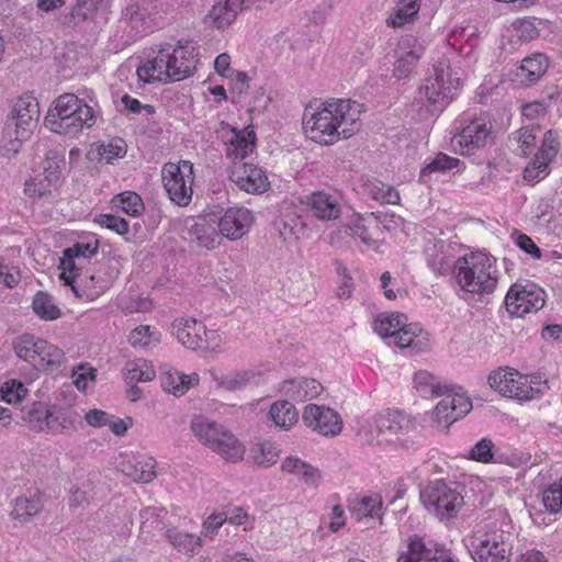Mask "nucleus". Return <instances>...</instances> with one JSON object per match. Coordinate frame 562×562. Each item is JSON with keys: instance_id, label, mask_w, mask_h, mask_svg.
Listing matches in <instances>:
<instances>
[{"instance_id": "f257e3e1", "label": "nucleus", "mask_w": 562, "mask_h": 562, "mask_svg": "<svg viewBox=\"0 0 562 562\" xmlns=\"http://www.w3.org/2000/svg\"><path fill=\"white\" fill-rule=\"evenodd\" d=\"M359 106L357 102L344 99L326 102L310 117L304 115L303 128L312 140L322 145H331L340 136L349 138L360 127Z\"/></svg>"}, {"instance_id": "f03ea898", "label": "nucleus", "mask_w": 562, "mask_h": 562, "mask_svg": "<svg viewBox=\"0 0 562 562\" xmlns=\"http://www.w3.org/2000/svg\"><path fill=\"white\" fill-rule=\"evenodd\" d=\"M40 119L38 101L32 94L20 97L7 116L3 127L1 150L5 157L16 155L23 142L27 140Z\"/></svg>"}, {"instance_id": "7ed1b4c3", "label": "nucleus", "mask_w": 562, "mask_h": 562, "mask_svg": "<svg viewBox=\"0 0 562 562\" xmlns=\"http://www.w3.org/2000/svg\"><path fill=\"white\" fill-rule=\"evenodd\" d=\"M95 122L94 112L83 100L74 93H64L54 101L45 116V125L55 133L75 136L82 128Z\"/></svg>"}, {"instance_id": "20e7f679", "label": "nucleus", "mask_w": 562, "mask_h": 562, "mask_svg": "<svg viewBox=\"0 0 562 562\" xmlns=\"http://www.w3.org/2000/svg\"><path fill=\"white\" fill-rule=\"evenodd\" d=\"M494 261V257L483 252L459 258L454 263L458 283L467 292H493L497 284L496 271H492Z\"/></svg>"}, {"instance_id": "39448f33", "label": "nucleus", "mask_w": 562, "mask_h": 562, "mask_svg": "<svg viewBox=\"0 0 562 562\" xmlns=\"http://www.w3.org/2000/svg\"><path fill=\"white\" fill-rule=\"evenodd\" d=\"M190 428L203 445L226 461L237 462L243 459L245 447L222 425L199 415L192 418Z\"/></svg>"}, {"instance_id": "423d86ee", "label": "nucleus", "mask_w": 562, "mask_h": 562, "mask_svg": "<svg viewBox=\"0 0 562 562\" xmlns=\"http://www.w3.org/2000/svg\"><path fill=\"white\" fill-rule=\"evenodd\" d=\"M451 145L461 155H473L493 142V124L488 116H463L456 121Z\"/></svg>"}, {"instance_id": "0eeeda50", "label": "nucleus", "mask_w": 562, "mask_h": 562, "mask_svg": "<svg viewBox=\"0 0 562 562\" xmlns=\"http://www.w3.org/2000/svg\"><path fill=\"white\" fill-rule=\"evenodd\" d=\"M415 429V423L404 412L386 409L374 415L367 428L360 435L370 445H381L393 441L400 435L408 434Z\"/></svg>"}, {"instance_id": "6e6552de", "label": "nucleus", "mask_w": 562, "mask_h": 562, "mask_svg": "<svg viewBox=\"0 0 562 562\" xmlns=\"http://www.w3.org/2000/svg\"><path fill=\"white\" fill-rule=\"evenodd\" d=\"M468 550L475 562H510L512 533L502 529H490L471 537Z\"/></svg>"}, {"instance_id": "1a4fd4ad", "label": "nucleus", "mask_w": 562, "mask_h": 562, "mask_svg": "<svg viewBox=\"0 0 562 562\" xmlns=\"http://www.w3.org/2000/svg\"><path fill=\"white\" fill-rule=\"evenodd\" d=\"M161 177L170 200L179 206L189 205L193 193V164L189 160L168 162L162 168Z\"/></svg>"}, {"instance_id": "9d476101", "label": "nucleus", "mask_w": 562, "mask_h": 562, "mask_svg": "<svg viewBox=\"0 0 562 562\" xmlns=\"http://www.w3.org/2000/svg\"><path fill=\"white\" fill-rule=\"evenodd\" d=\"M420 501L429 513L441 520L454 517L463 505L462 495L442 481L425 487L420 492Z\"/></svg>"}, {"instance_id": "9b49d317", "label": "nucleus", "mask_w": 562, "mask_h": 562, "mask_svg": "<svg viewBox=\"0 0 562 562\" xmlns=\"http://www.w3.org/2000/svg\"><path fill=\"white\" fill-rule=\"evenodd\" d=\"M543 294V291L537 289L533 284L527 286L513 284L505 297L506 310L512 316L516 317L538 312L546 303Z\"/></svg>"}, {"instance_id": "f8f14e48", "label": "nucleus", "mask_w": 562, "mask_h": 562, "mask_svg": "<svg viewBox=\"0 0 562 562\" xmlns=\"http://www.w3.org/2000/svg\"><path fill=\"white\" fill-rule=\"evenodd\" d=\"M434 76L425 79L424 85L418 89L419 100L426 101L432 111H442L453 99V90L443 69L435 68Z\"/></svg>"}, {"instance_id": "ddd939ff", "label": "nucleus", "mask_w": 562, "mask_h": 562, "mask_svg": "<svg viewBox=\"0 0 562 562\" xmlns=\"http://www.w3.org/2000/svg\"><path fill=\"white\" fill-rule=\"evenodd\" d=\"M445 397L437 404L431 417L437 427L448 429L450 425L465 416L472 408L468 396L460 393H452L447 386Z\"/></svg>"}, {"instance_id": "4468645a", "label": "nucleus", "mask_w": 562, "mask_h": 562, "mask_svg": "<svg viewBox=\"0 0 562 562\" xmlns=\"http://www.w3.org/2000/svg\"><path fill=\"white\" fill-rule=\"evenodd\" d=\"M487 381L492 389L504 396L525 401L533 396V387L528 384L527 378L518 372L498 369L488 375Z\"/></svg>"}, {"instance_id": "2eb2a0df", "label": "nucleus", "mask_w": 562, "mask_h": 562, "mask_svg": "<svg viewBox=\"0 0 562 562\" xmlns=\"http://www.w3.org/2000/svg\"><path fill=\"white\" fill-rule=\"evenodd\" d=\"M228 178L247 193L260 194L269 188L268 177L265 171L256 165L241 160L233 162L228 171Z\"/></svg>"}, {"instance_id": "dca6fc26", "label": "nucleus", "mask_w": 562, "mask_h": 562, "mask_svg": "<svg viewBox=\"0 0 562 562\" xmlns=\"http://www.w3.org/2000/svg\"><path fill=\"white\" fill-rule=\"evenodd\" d=\"M303 423L323 436H336L341 431L342 420L339 414L326 406L308 404L302 414Z\"/></svg>"}, {"instance_id": "f3484780", "label": "nucleus", "mask_w": 562, "mask_h": 562, "mask_svg": "<svg viewBox=\"0 0 562 562\" xmlns=\"http://www.w3.org/2000/svg\"><path fill=\"white\" fill-rule=\"evenodd\" d=\"M252 222L251 212L245 207H229L217 216V226L222 237L229 240L241 238Z\"/></svg>"}, {"instance_id": "a211bd4d", "label": "nucleus", "mask_w": 562, "mask_h": 562, "mask_svg": "<svg viewBox=\"0 0 562 562\" xmlns=\"http://www.w3.org/2000/svg\"><path fill=\"white\" fill-rule=\"evenodd\" d=\"M178 341L188 349H209L207 330L194 318H179L172 323Z\"/></svg>"}, {"instance_id": "6ab92c4d", "label": "nucleus", "mask_w": 562, "mask_h": 562, "mask_svg": "<svg viewBox=\"0 0 562 562\" xmlns=\"http://www.w3.org/2000/svg\"><path fill=\"white\" fill-rule=\"evenodd\" d=\"M217 215L212 213L200 217L188 228V238L199 247L214 249L221 243Z\"/></svg>"}, {"instance_id": "aec40b11", "label": "nucleus", "mask_w": 562, "mask_h": 562, "mask_svg": "<svg viewBox=\"0 0 562 562\" xmlns=\"http://www.w3.org/2000/svg\"><path fill=\"white\" fill-rule=\"evenodd\" d=\"M153 54L148 55L147 60L137 67L138 78L146 82L151 83L154 81H170V74L168 68L169 55L168 48L160 47L157 52L151 49Z\"/></svg>"}, {"instance_id": "412c9836", "label": "nucleus", "mask_w": 562, "mask_h": 562, "mask_svg": "<svg viewBox=\"0 0 562 562\" xmlns=\"http://www.w3.org/2000/svg\"><path fill=\"white\" fill-rule=\"evenodd\" d=\"M165 47L168 48L170 57L168 63L170 81H180L189 77L196 64L195 55L193 54L194 48L190 49L188 46L179 45L170 52V44H167Z\"/></svg>"}, {"instance_id": "4be33fe9", "label": "nucleus", "mask_w": 562, "mask_h": 562, "mask_svg": "<svg viewBox=\"0 0 562 562\" xmlns=\"http://www.w3.org/2000/svg\"><path fill=\"white\" fill-rule=\"evenodd\" d=\"M306 205L313 216L321 221H333L340 216L341 207L337 196L325 191H315L307 196Z\"/></svg>"}, {"instance_id": "5701e85b", "label": "nucleus", "mask_w": 562, "mask_h": 562, "mask_svg": "<svg viewBox=\"0 0 562 562\" xmlns=\"http://www.w3.org/2000/svg\"><path fill=\"white\" fill-rule=\"evenodd\" d=\"M382 507L383 502L379 495L353 498L348 504V509L355 519L358 521L378 520L379 525H382Z\"/></svg>"}, {"instance_id": "b1692460", "label": "nucleus", "mask_w": 562, "mask_h": 562, "mask_svg": "<svg viewBox=\"0 0 562 562\" xmlns=\"http://www.w3.org/2000/svg\"><path fill=\"white\" fill-rule=\"evenodd\" d=\"M81 425V416L70 407H49V417L46 428L54 434L76 430Z\"/></svg>"}, {"instance_id": "393cba45", "label": "nucleus", "mask_w": 562, "mask_h": 562, "mask_svg": "<svg viewBox=\"0 0 562 562\" xmlns=\"http://www.w3.org/2000/svg\"><path fill=\"white\" fill-rule=\"evenodd\" d=\"M548 67V58L543 54H533L521 60L515 76L522 85L530 86L544 75Z\"/></svg>"}, {"instance_id": "a878e982", "label": "nucleus", "mask_w": 562, "mask_h": 562, "mask_svg": "<svg viewBox=\"0 0 562 562\" xmlns=\"http://www.w3.org/2000/svg\"><path fill=\"white\" fill-rule=\"evenodd\" d=\"M154 463L151 461H139L136 457H126L120 463L122 473L135 482L149 483L155 476Z\"/></svg>"}, {"instance_id": "bb28decb", "label": "nucleus", "mask_w": 562, "mask_h": 562, "mask_svg": "<svg viewBox=\"0 0 562 562\" xmlns=\"http://www.w3.org/2000/svg\"><path fill=\"white\" fill-rule=\"evenodd\" d=\"M160 381L164 391L176 396H181L187 393L191 386L196 385L200 378L196 373L187 375L178 371H167L161 375Z\"/></svg>"}, {"instance_id": "cd10ccee", "label": "nucleus", "mask_w": 562, "mask_h": 562, "mask_svg": "<svg viewBox=\"0 0 562 562\" xmlns=\"http://www.w3.org/2000/svg\"><path fill=\"white\" fill-rule=\"evenodd\" d=\"M268 418L277 427L286 430L297 423L299 412L291 402L281 400L270 406Z\"/></svg>"}, {"instance_id": "c85d7f7f", "label": "nucleus", "mask_w": 562, "mask_h": 562, "mask_svg": "<svg viewBox=\"0 0 562 562\" xmlns=\"http://www.w3.org/2000/svg\"><path fill=\"white\" fill-rule=\"evenodd\" d=\"M431 541L414 535L407 539V550L398 555L397 562H431Z\"/></svg>"}, {"instance_id": "c756f323", "label": "nucleus", "mask_w": 562, "mask_h": 562, "mask_svg": "<svg viewBox=\"0 0 562 562\" xmlns=\"http://www.w3.org/2000/svg\"><path fill=\"white\" fill-rule=\"evenodd\" d=\"M281 470L303 479L311 486H317L321 480L319 471L316 468L296 457L285 458Z\"/></svg>"}, {"instance_id": "7c9ffc66", "label": "nucleus", "mask_w": 562, "mask_h": 562, "mask_svg": "<svg viewBox=\"0 0 562 562\" xmlns=\"http://www.w3.org/2000/svg\"><path fill=\"white\" fill-rule=\"evenodd\" d=\"M240 11L243 10L236 1L232 3V0H225L224 2H218L213 5L209 16L213 20L217 29H224L235 21Z\"/></svg>"}, {"instance_id": "2f4dec72", "label": "nucleus", "mask_w": 562, "mask_h": 562, "mask_svg": "<svg viewBox=\"0 0 562 562\" xmlns=\"http://www.w3.org/2000/svg\"><path fill=\"white\" fill-rule=\"evenodd\" d=\"M166 537L178 552L184 554L195 553L202 547L201 538L193 533L181 532L177 529H168Z\"/></svg>"}, {"instance_id": "473e14b6", "label": "nucleus", "mask_w": 562, "mask_h": 562, "mask_svg": "<svg viewBox=\"0 0 562 562\" xmlns=\"http://www.w3.org/2000/svg\"><path fill=\"white\" fill-rule=\"evenodd\" d=\"M66 166L65 150L49 149L44 161V177L48 183L59 184L61 171Z\"/></svg>"}, {"instance_id": "72a5a7b5", "label": "nucleus", "mask_w": 562, "mask_h": 562, "mask_svg": "<svg viewBox=\"0 0 562 562\" xmlns=\"http://www.w3.org/2000/svg\"><path fill=\"white\" fill-rule=\"evenodd\" d=\"M463 162L458 159L450 157L443 153H439L429 164H427L419 173V181L427 183L430 181V176L434 172H446L454 168H459Z\"/></svg>"}, {"instance_id": "f704fd0d", "label": "nucleus", "mask_w": 562, "mask_h": 562, "mask_svg": "<svg viewBox=\"0 0 562 562\" xmlns=\"http://www.w3.org/2000/svg\"><path fill=\"white\" fill-rule=\"evenodd\" d=\"M40 338H36L30 334H23L16 337L13 341V348L16 356L29 362L33 368H35V363L38 362L37 357L40 353V348L37 349Z\"/></svg>"}, {"instance_id": "c9c22d12", "label": "nucleus", "mask_w": 562, "mask_h": 562, "mask_svg": "<svg viewBox=\"0 0 562 562\" xmlns=\"http://www.w3.org/2000/svg\"><path fill=\"white\" fill-rule=\"evenodd\" d=\"M405 322H407V316L401 313L381 315L374 321L373 329L382 338H395Z\"/></svg>"}, {"instance_id": "e433bc0d", "label": "nucleus", "mask_w": 562, "mask_h": 562, "mask_svg": "<svg viewBox=\"0 0 562 562\" xmlns=\"http://www.w3.org/2000/svg\"><path fill=\"white\" fill-rule=\"evenodd\" d=\"M21 418L29 423L30 428L43 430L47 426L49 408L41 402H34L21 408Z\"/></svg>"}, {"instance_id": "4c0bfd02", "label": "nucleus", "mask_w": 562, "mask_h": 562, "mask_svg": "<svg viewBox=\"0 0 562 562\" xmlns=\"http://www.w3.org/2000/svg\"><path fill=\"white\" fill-rule=\"evenodd\" d=\"M34 313L44 321H55L60 317L61 312L54 303L52 295L38 291L32 302Z\"/></svg>"}, {"instance_id": "58836bf2", "label": "nucleus", "mask_w": 562, "mask_h": 562, "mask_svg": "<svg viewBox=\"0 0 562 562\" xmlns=\"http://www.w3.org/2000/svg\"><path fill=\"white\" fill-rule=\"evenodd\" d=\"M419 11V0H398L394 13L386 20L387 25L401 27Z\"/></svg>"}, {"instance_id": "ea45409f", "label": "nucleus", "mask_w": 562, "mask_h": 562, "mask_svg": "<svg viewBox=\"0 0 562 562\" xmlns=\"http://www.w3.org/2000/svg\"><path fill=\"white\" fill-rule=\"evenodd\" d=\"M101 0H77L69 16L66 18L67 25H78L85 21L93 20Z\"/></svg>"}, {"instance_id": "a19ab883", "label": "nucleus", "mask_w": 562, "mask_h": 562, "mask_svg": "<svg viewBox=\"0 0 562 562\" xmlns=\"http://www.w3.org/2000/svg\"><path fill=\"white\" fill-rule=\"evenodd\" d=\"M37 349L40 348V353L36 360L38 362L35 363V369H46L58 367L61 363L64 358V352L60 348L50 345L48 341L40 339Z\"/></svg>"}, {"instance_id": "79ce46f5", "label": "nucleus", "mask_w": 562, "mask_h": 562, "mask_svg": "<svg viewBox=\"0 0 562 562\" xmlns=\"http://www.w3.org/2000/svg\"><path fill=\"white\" fill-rule=\"evenodd\" d=\"M43 508L40 497H19L15 499L11 516L13 519L27 521Z\"/></svg>"}, {"instance_id": "37998d69", "label": "nucleus", "mask_w": 562, "mask_h": 562, "mask_svg": "<svg viewBox=\"0 0 562 562\" xmlns=\"http://www.w3.org/2000/svg\"><path fill=\"white\" fill-rule=\"evenodd\" d=\"M255 140L247 139L240 133L235 132L233 138L226 144V157L234 161L241 160L255 149Z\"/></svg>"}, {"instance_id": "c03bdc74", "label": "nucleus", "mask_w": 562, "mask_h": 562, "mask_svg": "<svg viewBox=\"0 0 562 562\" xmlns=\"http://www.w3.org/2000/svg\"><path fill=\"white\" fill-rule=\"evenodd\" d=\"M251 454L256 464L269 468L277 462L280 450L272 442L263 441L251 448Z\"/></svg>"}, {"instance_id": "a18cd8bd", "label": "nucleus", "mask_w": 562, "mask_h": 562, "mask_svg": "<svg viewBox=\"0 0 562 562\" xmlns=\"http://www.w3.org/2000/svg\"><path fill=\"white\" fill-rule=\"evenodd\" d=\"M113 201L116 206L131 216H139L144 211L143 200L134 191H124L115 195Z\"/></svg>"}, {"instance_id": "49530a36", "label": "nucleus", "mask_w": 562, "mask_h": 562, "mask_svg": "<svg viewBox=\"0 0 562 562\" xmlns=\"http://www.w3.org/2000/svg\"><path fill=\"white\" fill-rule=\"evenodd\" d=\"M422 333V328L417 324H406L401 326L395 338L394 344L400 348H412L419 351L422 347L417 340L418 334Z\"/></svg>"}, {"instance_id": "de8ad7c7", "label": "nucleus", "mask_w": 562, "mask_h": 562, "mask_svg": "<svg viewBox=\"0 0 562 562\" xmlns=\"http://www.w3.org/2000/svg\"><path fill=\"white\" fill-rule=\"evenodd\" d=\"M259 374L254 370L235 371L224 375L220 385L228 391H236L250 384Z\"/></svg>"}, {"instance_id": "09e8293b", "label": "nucleus", "mask_w": 562, "mask_h": 562, "mask_svg": "<svg viewBox=\"0 0 562 562\" xmlns=\"http://www.w3.org/2000/svg\"><path fill=\"white\" fill-rule=\"evenodd\" d=\"M368 193L376 201L386 204H397L400 202L398 192L391 186L376 181L367 186Z\"/></svg>"}, {"instance_id": "8fccbe9b", "label": "nucleus", "mask_w": 562, "mask_h": 562, "mask_svg": "<svg viewBox=\"0 0 562 562\" xmlns=\"http://www.w3.org/2000/svg\"><path fill=\"white\" fill-rule=\"evenodd\" d=\"M128 340L134 347L147 348L156 346L160 340V335L151 331L149 326L140 325L132 330Z\"/></svg>"}, {"instance_id": "3c124183", "label": "nucleus", "mask_w": 562, "mask_h": 562, "mask_svg": "<svg viewBox=\"0 0 562 562\" xmlns=\"http://www.w3.org/2000/svg\"><path fill=\"white\" fill-rule=\"evenodd\" d=\"M27 394V389L21 381L10 380L0 387L1 401L8 404L21 402Z\"/></svg>"}, {"instance_id": "603ef678", "label": "nucleus", "mask_w": 562, "mask_h": 562, "mask_svg": "<svg viewBox=\"0 0 562 562\" xmlns=\"http://www.w3.org/2000/svg\"><path fill=\"white\" fill-rule=\"evenodd\" d=\"M98 154L111 162L116 158H122L126 154V143L124 139L116 137L111 139L108 144L102 143L98 146Z\"/></svg>"}, {"instance_id": "864d4df0", "label": "nucleus", "mask_w": 562, "mask_h": 562, "mask_svg": "<svg viewBox=\"0 0 562 562\" xmlns=\"http://www.w3.org/2000/svg\"><path fill=\"white\" fill-rule=\"evenodd\" d=\"M542 503L550 513L562 510V487L559 483H553L543 491Z\"/></svg>"}, {"instance_id": "5fc2aeb1", "label": "nucleus", "mask_w": 562, "mask_h": 562, "mask_svg": "<svg viewBox=\"0 0 562 562\" xmlns=\"http://www.w3.org/2000/svg\"><path fill=\"white\" fill-rule=\"evenodd\" d=\"M494 443L487 438L481 439L469 451L468 458L482 463H490L494 458Z\"/></svg>"}, {"instance_id": "6e6d98bb", "label": "nucleus", "mask_w": 562, "mask_h": 562, "mask_svg": "<svg viewBox=\"0 0 562 562\" xmlns=\"http://www.w3.org/2000/svg\"><path fill=\"white\" fill-rule=\"evenodd\" d=\"M162 509H157L155 507H146L140 510V530L142 532H151L154 529H160L162 525V520L160 518V513Z\"/></svg>"}, {"instance_id": "4d7b16f0", "label": "nucleus", "mask_w": 562, "mask_h": 562, "mask_svg": "<svg viewBox=\"0 0 562 562\" xmlns=\"http://www.w3.org/2000/svg\"><path fill=\"white\" fill-rule=\"evenodd\" d=\"M92 498V482L90 480H87L86 482H82L80 486H77L74 490H71L69 504L71 507H80L86 504H89V502Z\"/></svg>"}, {"instance_id": "13d9d810", "label": "nucleus", "mask_w": 562, "mask_h": 562, "mask_svg": "<svg viewBox=\"0 0 562 562\" xmlns=\"http://www.w3.org/2000/svg\"><path fill=\"white\" fill-rule=\"evenodd\" d=\"M541 128L537 124H532L529 126L521 127L517 134V140L520 143L521 150L525 155L531 151V149L536 145L537 133L540 132Z\"/></svg>"}, {"instance_id": "bf43d9fd", "label": "nucleus", "mask_w": 562, "mask_h": 562, "mask_svg": "<svg viewBox=\"0 0 562 562\" xmlns=\"http://www.w3.org/2000/svg\"><path fill=\"white\" fill-rule=\"evenodd\" d=\"M363 218L358 215L353 225H346L339 229V233H344L345 235L351 237H358L363 244L372 245L374 243L373 238L368 232V228L362 223Z\"/></svg>"}, {"instance_id": "052dcab7", "label": "nucleus", "mask_w": 562, "mask_h": 562, "mask_svg": "<svg viewBox=\"0 0 562 562\" xmlns=\"http://www.w3.org/2000/svg\"><path fill=\"white\" fill-rule=\"evenodd\" d=\"M98 223L105 228H109L120 235L128 233V222L123 217L113 214H101L98 218Z\"/></svg>"}, {"instance_id": "680f3d73", "label": "nucleus", "mask_w": 562, "mask_h": 562, "mask_svg": "<svg viewBox=\"0 0 562 562\" xmlns=\"http://www.w3.org/2000/svg\"><path fill=\"white\" fill-rule=\"evenodd\" d=\"M56 187L54 183H48L46 178L44 179H31L25 182L24 192L32 199L42 198L50 192V188Z\"/></svg>"}, {"instance_id": "e2e57ef3", "label": "nucleus", "mask_w": 562, "mask_h": 562, "mask_svg": "<svg viewBox=\"0 0 562 562\" xmlns=\"http://www.w3.org/2000/svg\"><path fill=\"white\" fill-rule=\"evenodd\" d=\"M301 391L296 392V401H306L316 397L323 390L322 384L307 378H301Z\"/></svg>"}, {"instance_id": "0e129e2a", "label": "nucleus", "mask_w": 562, "mask_h": 562, "mask_svg": "<svg viewBox=\"0 0 562 562\" xmlns=\"http://www.w3.org/2000/svg\"><path fill=\"white\" fill-rule=\"evenodd\" d=\"M513 26L517 36L522 41H530L539 35L538 29L531 19L517 20Z\"/></svg>"}, {"instance_id": "69168bd1", "label": "nucleus", "mask_w": 562, "mask_h": 562, "mask_svg": "<svg viewBox=\"0 0 562 562\" xmlns=\"http://www.w3.org/2000/svg\"><path fill=\"white\" fill-rule=\"evenodd\" d=\"M155 376L154 370L146 368L143 369L137 363L128 364L125 372V378L130 382H148Z\"/></svg>"}, {"instance_id": "338daca9", "label": "nucleus", "mask_w": 562, "mask_h": 562, "mask_svg": "<svg viewBox=\"0 0 562 562\" xmlns=\"http://www.w3.org/2000/svg\"><path fill=\"white\" fill-rule=\"evenodd\" d=\"M397 46H400V49L402 50H408L411 54H415V56H423L425 52V41L416 37L413 34H406L401 37V40L397 43Z\"/></svg>"}, {"instance_id": "774afa93", "label": "nucleus", "mask_w": 562, "mask_h": 562, "mask_svg": "<svg viewBox=\"0 0 562 562\" xmlns=\"http://www.w3.org/2000/svg\"><path fill=\"white\" fill-rule=\"evenodd\" d=\"M337 272L341 277V284L338 288L337 296L339 299H349L353 290L352 278L347 273V269L341 262L336 261Z\"/></svg>"}]
</instances>
